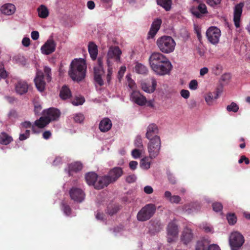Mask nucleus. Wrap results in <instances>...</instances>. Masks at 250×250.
Listing matches in <instances>:
<instances>
[{"mask_svg":"<svg viewBox=\"0 0 250 250\" xmlns=\"http://www.w3.org/2000/svg\"><path fill=\"white\" fill-rule=\"evenodd\" d=\"M141 151L138 149H134L132 151L131 154L133 158H138L141 156Z\"/></svg>","mask_w":250,"mask_h":250,"instance_id":"4d7b16f0","label":"nucleus"},{"mask_svg":"<svg viewBox=\"0 0 250 250\" xmlns=\"http://www.w3.org/2000/svg\"><path fill=\"white\" fill-rule=\"evenodd\" d=\"M150 162L148 157L143 158L140 161V167L145 169H147L150 167Z\"/></svg>","mask_w":250,"mask_h":250,"instance_id":"e433bc0d","label":"nucleus"},{"mask_svg":"<svg viewBox=\"0 0 250 250\" xmlns=\"http://www.w3.org/2000/svg\"><path fill=\"white\" fill-rule=\"evenodd\" d=\"M38 12L39 16L43 19L47 18L49 14L48 9L43 5H41L38 8Z\"/></svg>","mask_w":250,"mask_h":250,"instance_id":"473e14b6","label":"nucleus"},{"mask_svg":"<svg viewBox=\"0 0 250 250\" xmlns=\"http://www.w3.org/2000/svg\"><path fill=\"white\" fill-rule=\"evenodd\" d=\"M212 71L215 75L219 74L222 71V66L219 64H216L212 67Z\"/></svg>","mask_w":250,"mask_h":250,"instance_id":"8fccbe9b","label":"nucleus"},{"mask_svg":"<svg viewBox=\"0 0 250 250\" xmlns=\"http://www.w3.org/2000/svg\"><path fill=\"white\" fill-rule=\"evenodd\" d=\"M98 65L97 66H95L94 67V70H95V69H98L100 68H101L102 70H104L103 69V61H102V59L101 58H99L98 59Z\"/></svg>","mask_w":250,"mask_h":250,"instance_id":"0e129e2a","label":"nucleus"},{"mask_svg":"<svg viewBox=\"0 0 250 250\" xmlns=\"http://www.w3.org/2000/svg\"><path fill=\"white\" fill-rule=\"evenodd\" d=\"M123 174L122 169L119 167H115L111 169L108 173L107 176L111 183L116 181Z\"/></svg>","mask_w":250,"mask_h":250,"instance_id":"2eb2a0df","label":"nucleus"},{"mask_svg":"<svg viewBox=\"0 0 250 250\" xmlns=\"http://www.w3.org/2000/svg\"><path fill=\"white\" fill-rule=\"evenodd\" d=\"M86 68L85 61L83 59H75L71 63L69 76L74 81H82L85 78Z\"/></svg>","mask_w":250,"mask_h":250,"instance_id":"f03ea898","label":"nucleus"},{"mask_svg":"<svg viewBox=\"0 0 250 250\" xmlns=\"http://www.w3.org/2000/svg\"><path fill=\"white\" fill-rule=\"evenodd\" d=\"M126 71V67L124 66H122L118 72V78L120 80L123 76Z\"/></svg>","mask_w":250,"mask_h":250,"instance_id":"bf43d9fd","label":"nucleus"},{"mask_svg":"<svg viewBox=\"0 0 250 250\" xmlns=\"http://www.w3.org/2000/svg\"><path fill=\"white\" fill-rule=\"evenodd\" d=\"M243 162H245V164L248 165L250 164L249 159L247 158L245 156H242L240 159L239 160L238 162L240 164L242 163Z\"/></svg>","mask_w":250,"mask_h":250,"instance_id":"e2e57ef3","label":"nucleus"},{"mask_svg":"<svg viewBox=\"0 0 250 250\" xmlns=\"http://www.w3.org/2000/svg\"><path fill=\"white\" fill-rule=\"evenodd\" d=\"M220 36L221 31L216 27H210L206 32V36L208 41L213 44L218 43Z\"/></svg>","mask_w":250,"mask_h":250,"instance_id":"6e6552de","label":"nucleus"},{"mask_svg":"<svg viewBox=\"0 0 250 250\" xmlns=\"http://www.w3.org/2000/svg\"><path fill=\"white\" fill-rule=\"evenodd\" d=\"M29 134H30V131L28 130H26L24 133L21 134L20 135L19 139L21 141H23L24 140H26L29 137Z\"/></svg>","mask_w":250,"mask_h":250,"instance_id":"5fc2aeb1","label":"nucleus"},{"mask_svg":"<svg viewBox=\"0 0 250 250\" xmlns=\"http://www.w3.org/2000/svg\"><path fill=\"white\" fill-rule=\"evenodd\" d=\"M184 209L188 213H191L193 211V209H195L194 208V204L191 203L188 205H185L184 206Z\"/></svg>","mask_w":250,"mask_h":250,"instance_id":"79ce46f5","label":"nucleus"},{"mask_svg":"<svg viewBox=\"0 0 250 250\" xmlns=\"http://www.w3.org/2000/svg\"><path fill=\"white\" fill-rule=\"evenodd\" d=\"M215 100L214 97L211 93L208 94L205 97V100L208 104L210 105L213 104V101Z\"/></svg>","mask_w":250,"mask_h":250,"instance_id":"37998d69","label":"nucleus"},{"mask_svg":"<svg viewBox=\"0 0 250 250\" xmlns=\"http://www.w3.org/2000/svg\"><path fill=\"white\" fill-rule=\"evenodd\" d=\"M84 120V116L82 114H77L74 117V120L76 122L81 123Z\"/></svg>","mask_w":250,"mask_h":250,"instance_id":"3c124183","label":"nucleus"},{"mask_svg":"<svg viewBox=\"0 0 250 250\" xmlns=\"http://www.w3.org/2000/svg\"><path fill=\"white\" fill-rule=\"evenodd\" d=\"M144 191L146 193L149 194L153 192V189L151 186H146L144 188Z\"/></svg>","mask_w":250,"mask_h":250,"instance_id":"680f3d73","label":"nucleus"},{"mask_svg":"<svg viewBox=\"0 0 250 250\" xmlns=\"http://www.w3.org/2000/svg\"><path fill=\"white\" fill-rule=\"evenodd\" d=\"M104 71L101 68L94 70V77L95 82L100 86L104 84V81L102 78V76L104 74Z\"/></svg>","mask_w":250,"mask_h":250,"instance_id":"a878e982","label":"nucleus"},{"mask_svg":"<svg viewBox=\"0 0 250 250\" xmlns=\"http://www.w3.org/2000/svg\"><path fill=\"white\" fill-rule=\"evenodd\" d=\"M29 85L27 83L23 81L20 80L15 84V88L16 92L22 95L28 91Z\"/></svg>","mask_w":250,"mask_h":250,"instance_id":"412c9836","label":"nucleus"},{"mask_svg":"<svg viewBox=\"0 0 250 250\" xmlns=\"http://www.w3.org/2000/svg\"><path fill=\"white\" fill-rule=\"evenodd\" d=\"M207 250H221L220 247L216 244L209 245Z\"/></svg>","mask_w":250,"mask_h":250,"instance_id":"69168bd1","label":"nucleus"},{"mask_svg":"<svg viewBox=\"0 0 250 250\" xmlns=\"http://www.w3.org/2000/svg\"><path fill=\"white\" fill-rule=\"evenodd\" d=\"M62 208H63V210L64 213L67 216L70 215L71 214V209L70 207H69V206H68L65 204H63Z\"/></svg>","mask_w":250,"mask_h":250,"instance_id":"09e8293b","label":"nucleus"},{"mask_svg":"<svg viewBox=\"0 0 250 250\" xmlns=\"http://www.w3.org/2000/svg\"><path fill=\"white\" fill-rule=\"evenodd\" d=\"M120 210V207L116 204H110L107 207L106 212L112 216Z\"/></svg>","mask_w":250,"mask_h":250,"instance_id":"7c9ffc66","label":"nucleus"},{"mask_svg":"<svg viewBox=\"0 0 250 250\" xmlns=\"http://www.w3.org/2000/svg\"><path fill=\"white\" fill-rule=\"evenodd\" d=\"M156 44L159 50L165 54L173 52L176 46V42L173 39L168 36H164L158 38Z\"/></svg>","mask_w":250,"mask_h":250,"instance_id":"7ed1b4c3","label":"nucleus"},{"mask_svg":"<svg viewBox=\"0 0 250 250\" xmlns=\"http://www.w3.org/2000/svg\"><path fill=\"white\" fill-rule=\"evenodd\" d=\"M167 241L169 244H173L177 242L178 238L179 227L174 222H170L166 228Z\"/></svg>","mask_w":250,"mask_h":250,"instance_id":"39448f33","label":"nucleus"},{"mask_svg":"<svg viewBox=\"0 0 250 250\" xmlns=\"http://www.w3.org/2000/svg\"><path fill=\"white\" fill-rule=\"evenodd\" d=\"M213 210L215 212H219L222 210L223 205L220 202H214L212 205Z\"/></svg>","mask_w":250,"mask_h":250,"instance_id":"a19ab883","label":"nucleus"},{"mask_svg":"<svg viewBox=\"0 0 250 250\" xmlns=\"http://www.w3.org/2000/svg\"><path fill=\"white\" fill-rule=\"evenodd\" d=\"M12 140V137L5 132H2L0 134V141H11Z\"/></svg>","mask_w":250,"mask_h":250,"instance_id":"a18cd8bd","label":"nucleus"},{"mask_svg":"<svg viewBox=\"0 0 250 250\" xmlns=\"http://www.w3.org/2000/svg\"><path fill=\"white\" fill-rule=\"evenodd\" d=\"M181 201V198L178 195H173L171 198H170V200L169 201L171 203H175L178 204Z\"/></svg>","mask_w":250,"mask_h":250,"instance_id":"49530a36","label":"nucleus"},{"mask_svg":"<svg viewBox=\"0 0 250 250\" xmlns=\"http://www.w3.org/2000/svg\"><path fill=\"white\" fill-rule=\"evenodd\" d=\"M88 51L92 59L95 60L98 54L97 46L93 42H90L88 45Z\"/></svg>","mask_w":250,"mask_h":250,"instance_id":"cd10ccee","label":"nucleus"},{"mask_svg":"<svg viewBox=\"0 0 250 250\" xmlns=\"http://www.w3.org/2000/svg\"><path fill=\"white\" fill-rule=\"evenodd\" d=\"M146 137L149 141L160 140L161 138L159 134V129L156 125L151 124L147 126Z\"/></svg>","mask_w":250,"mask_h":250,"instance_id":"1a4fd4ad","label":"nucleus"},{"mask_svg":"<svg viewBox=\"0 0 250 250\" xmlns=\"http://www.w3.org/2000/svg\"><path fill=\"white\" fill-rule=\"evenodd\" d=\"M83 166L80 162H75L69 165V173L70 175L71 171L77 172L82 170Z\"/></svg>","mask_w":250,"mask_h":250,"instance_id":"2f4dec72","label":"nucleus"},{"mask_svg":"<svg viewBox=\"0 0 250 250\" xmlns=\"http://www.w3.org/2000/svg\"><path fill=\"white\" fill-rule=\"evenodd\" d=\"M122 52L117 46L110 47L107 53V63L108 66L110 64V59H114L117 62H120V55Z\"/></svg>","mask_w":250,"mask_h":250,"instance_id":"9b49d317","label":"nucleus"},{"mask_svg":"<svg viewBox=\"0 0 250 250\" xmlns=\"http://www.w3.org/2000/svg\"><path fill=\"white\" fill-rule=\"evenodd\" d=\"M138 163L135 161H130L129 163V167L132 170H135L137 168Z\"/></svg>","mask_w":250,"mask_h":250,"instance_id":"052dcab7","label":"nucleus"},{"mask_svg":"<svg viewBox=\"0 0 250 250\" xmlns=\"http://www.w3.org/2000/svg\"><path fill=\"white\" fill-rule=\"evenodd\" d=\"M112 125L111 120L108 118H104L100 122L99 128L101 132H105L111 129Z\"/></svg>","mask_w":250,"mask_h":250,"instance_id":"4be33fe9","label":"nucleus"},{"mask_svg":"<svg viewBox=\"0 0 250 250\" xmlns=\"http://www.w3.org/2000/svg\"><path fill=\"white\" fill-rule=\"evenodd\" d=\"M0 11L6 15H12L16 11V7L13 4L6 3L1 7Z\"/></svg>","mask_w":250,"mask_h":250,"instance_id":"b1692460","label":"nucleus"},{"mask_svg":"<svg viewBox=\"0 0 250 250\" xmlns=\"http://www.w3.org/2000/svg\"><path fill=\"white\" fill-rule=\"evenodd\" d=\"M157 82L154 79H151V85H150L148 83L143 82L141 83V87L143 90L147 93H152L153 92L156 87Z\"/></svg>","mask_w":250,"mask_h":250,"instance_id":"393cba45","label":"nucleus"},{"mask_svg":"<svg viewBox=\"0 0 250 250\" xmlns=\"http://www.w3.org/2000/svg\"><path fill=\"white\" fill-rule=\"evenodd\" d=\"M244 241V237L238 231H233L229 236V244L232 250H238Z\"/></svg>","mask_w":250,"mask_h":250,"instance_id":"423d86ee","label":"nucleus"},{"mask_svg":"<svg viewBox=\"0 0 250 250\" xmlns=\"http://www.w3.org/2000/svg\"><path fill=\"white\" fill-rule=\"evenodd\" d=\"M198 83L196 80H193L190 81L189 84V87L190 89L196 90L197 88Z\"/></svg>","mask_w":250,"mask_h":250,"instance_id":"603ef678","label":"nucleus"},{"mask_svg":"<svg viewBox=\"0 0 250 250\" xmlns=\"http://www.w3.org/2000/svg\"><path fill=\"white\" fill-rule=\"evenodd\" d=\"M148 61L150 68L157 75L164 76L168 74L172 69L171 62L166 56L160 52H153Z\"/></svg>","mask_w":250,"mask_h":250,"instance_id":"f257e3e1","label":"nucleus"},{"mask_svg":"<svg viewBox=\"0 0 250 250\" xmlns=\"http://www.w3.org/2000/svg\"><path fill=\"white\" fill-rule=\"evenodd\" d=\"M69 194L71 199L77 202H82L84 198V192L79 188H72L69 191Z\"/></svg>","mask_w":250,"mask_h":250,"instance_id":"ddd939ff","label":"nucleus"},{"mask_svg":"<svg viewBox=\"0 0 250 250\" xmlns=\"http://www.w3.org/2000/svg\"><path fill=\"white\" fill-rule=\"evenodd\" d=\"M126 78L127 79L128 85V86L129 87V88L132 89H135V83L134 82L133 80H132L131 79V78L130 77V76L129 75H127L126 76Z\"/></svg>","mask_w":250,"mask_h":250,"instance_id":"de8ad7c7","label":"nucleus"},{"mask_svg":"<svg viewBox=\"0 0 250 250\" xmlns=\"http://www.w3.org/2000/svg\"><path fill=\"white\" fill-rule=\"evenodd\" d=\"M22 44L25 47H28L30 44V40L28 38H24L22 41Z\"/></svg>","mask_w":250,"mask_h":250,"instance_id":"338daca9","label":"nucleus"},{"mask_svg":"<svg viewBox=\"0 0 250 250\" xmlns=\"http://www.w3.org/2000/svg\"><path fill=\"white\" fill-rule=\"evenodd\" d=\"M156 208V206L153 204L146 205L138 212L137 220L142 222L148 220L154 215Z\"/></svg>","mask_w":250,"mask_h":250,"instance_id":"20e7f679","label":"nucleus"},{"mask_svg":"<svg viewBox=\"0 0 250 250\" xmlns=\"http://www.w3.org/2000/svg\"><path fill=\"white\" fill-rule=\"evenodd\" d=\"M44 72L47 82H50L51 80V77L50 76L51 69L49 67L45 66L44 68Z\"/></svg>","mask_w":250,"mask_h":250,"instance_id":"c03bdc74","label":"nucleus"},{"mask_svg":"<svg viewBox=\"0 0 250 250\" xmlns=\"http://www.w3.org/2000/svg\"><path fill=\"white\" fill-rule=\"evenodd\" d=\"M43 115L50 123L58 120L60 116V112L56 108H50L43 112Z\"/></svg>","mask_w":250,"mask_h":250,"instance_id":"f8f14e48","label":"nucleus"},{"mask_svg":"<svg viewBox=\"0 0 250 250\" xmlns=\"http://www.w3.org/2000/svg\"><path fill=\"white\" fill-rule=\"evenodd\" d=\"M42 107L41 104L38 103H34V112L36 114H39L41 110Z\"/></svg>","mask_w":250,"mask_h":250,"instance_id":"6e6d98bb","label":"nucleus"},{"mask_svg":"<svg viewBox=\"0 0 250 250\" xmlns=\"http://www.w3.org/2000/svg\"><path fill=\"white\" fill-rule=\"evenodd\" d=\"M209 243V241L206 239L198 241L195 246V250H207Z\"/></svg>","mask_w":250,"mask_h":250,"instance_id":"c85d7f7f","label":"nucleus"},{"mask_svg":"<svg viewBox=\"0 0 250 250\" xmlns=\"http://www.w3.org/2000/svg\"><path fill=\"white\" fill-rule=\"evenodd\" d=\"M147 146L150 158H155L159 153L161 142H149Z\"/></svg>","mask_w":250,"mask_h":250,"instance_id":"9d476101","label":"nucleus"},{"mask_svg":"<svg viewBox=\"0 0 250 250\" xmlns=\"http://www.w3.org/2000/svg\"><path fill=\"white\" fill-rule=\"evenodd\" d=\"M162 21L160 19H157L154 21L152 25L151 28L148 32V38H153L159 30Z\"/></svg>","mask_w":250,"mask_h":250,"instance_id":"5701e85b","label":"nucleus"},{"mask_svg":"<svg viewBox=\"0 0 250 250\" xmlns=\"http://www.w3.org/2000/svg\"><path fill=\"white\" fill-rule=\"evenodd\" d=\"M136 179L137 178L135 175H131L126 178V181L128 183H132L134 182Z\"/></svg>","mask_w":250,"mask_h":250,"instance_id":"13d9d810","label":"nucleus"},{"mask_svg":"<svg viewBox=\"0 0 250 250\" xmlns=\"http://www.w3.org/2000/svg\"><path fill=\"white\" fill-rule=\"evenodd\" d=\"M131 98L134 103L139 105H144L146 103V98L138 91H133Z\"/></svg>","mask_w":250,"mask_h":250,"instance_id":"aec40b11","label":"nucleus"},{"mask_svg":"<svg viewBox=\"0 0 250 250\" xmlns=\"http://www.w3.org/2000/svg\"><path fill=\"white\" fill-rule=\"evenodd\" d=\"M193 238V230L188 227H185L180 235V242L184 246H188L192 241Z\"/></svg>","mask_w":250,"mask_h":250,"instance_id":"0eeeda50","label":"nucleus"},{"mask_svg":"<svg viewBox=\"0 0 250 250\" xmlns=\"http://www.w3.org/2000/svg\"><path fill=\"white\" fill-rule=\"evenodd\" d=\"M244 3L240 2L235 5L234 9L233 21L234 24L237 28L240 26V19L242 13V9Z\"/></svg>","mask_w":250,"mask_h":250,"instance_id":"4468645a","label":"nucleus"},{"mask_svg":"<svg viewBox=\"0 0 250 250\" xmlns=\"http://www.w3.org/2000/svg\"><path fill=\"white\" fill-rule=\"evenodd\" d=\"M85 100L83 97H77L73 101L72 103L74 105H82L84 102Z\"/></svg>","mask_w":250,"mask_h":250,"instance_id":"ea45409f","label":"nucleus"},{"mask_svg":"<svg viewBox=\"0 0 250 250\" xmlns=\"http://www.w3.org/2000/svg\"><path fill=\"white\" fill-rule=\"evenodd\" d=\"M44 76L41 71H38L36 74V77L34 79V82L37 89L42 92L44 90L45 83L43 81Z\"/></svg>","mask_w":250,"mask_h":250,"instance_id":"f3484780","label":"nucleus"},{"mask_svg":"<svg viewBox=\"0 0 250 250\" xmlns=\"http://www.w3.org/2000/svg\"><path fill=\"white\" fill-rule=\"evenodd\" d=\"M134 69L136 72L141 74H146L148 72L146 67L139 63H136Z\"/></svg>","mask_w":250,"mask_h":250,"instance_id":"72a5a7b5","label":"nucleus"},{"mask_svg":"<svg viewBox=\"0 0 250 250\" xmlns=\"http://www.w3.org/2000/svg\"><path fill=\"white\" fill-rule=\"evenodd\" d=\"M48 121L43 116L35 122V125L39 128H43L49 124Z\"/></svg>","mask_w":250,"mask_h":250,"instance_id":"f704fd0d","label":"nucleus"},{"mask_svg":"<svg viewBox=\"0 0 250 250\" xmlns=\"http://www.w3.org/2000/svg\"><path fill=\"white\" fill-rule=\"evenodd\" d=\"M60 96L62 100L69 98L71 96L70 89L66 86H63L60 91Z\"/></svg>","mask_w":250,"mask_h":250,"instance_id":"c756f323","label":"nucleus"},{"mask_svg":"<svg viewBox=\"0 0 250 250\" xmlns=\"http://www.w3.org/2000/svg\"><path fill=\"white\" fill-rule=\"evenodd\" d=\"M181 95L183 98L187 99L189 96V92L188 90L183 89L181 91Z\"/></svg>","mask_w":250,"mask_h":250,"instance_id":"774afa93","label":"nucleus"},{"mask_svg":"<svg viewBox=\"0 0 250 250\" xmlns=\"http://www.w3.org/2000/svg\"><path fill=\"white\" fill-rule=\"evenodd\" d=\"M198 9L202 14H205L207 13L206 5L204 3H200L198 5Z\"/></svg>","mask_w":250,"mask_h":250,"instance_id":"864d4df0","label":"nucleus"},{"mask_svg":"<svg viewBox=\"0 0 250 250\" xmlns=\"http://www.w3.org/2000/svg\"><path fill=\"white\" fill-rule=\"evenodd\" d=\"M226 109L229 112H233L236 113L238 111L239 107L236 103L231 102L230 104L227 106Z\"/></svg>","mask_w":250,"mask_h":250,"instance_id":"4c0bfd02","label":"nucleus"},{"mask_svg":"<svg viewBox=\"0 0 250 250\" xmlns=\"http://www.w3.org/2000/svg\"><path fill=\"white\" fill-rule=\"evenodd\" d=\"M97 174L95 172H89L85 175V180L89 185H92L94 187V184L97 182L98 178Z\"/></svg>","mask_w":250,"mask_h":250,"instance_id":"bb28decb","label":"nucleus"},{"mask_svg":"<svg viewBox=\"0 0 250 250\" xmlns=\"http://www.w3.org/2000/svg\"><path fill=\"white\" fill-rule=\"evenodd\" d=\"M111 184L107 175L98 177L97 182L94 184V188L97 189H101L107 187Z\"/></svg>","mask_w":250,"mask_h":250,"instance_id":"6ab92c4d","label":"nucleus"},{"mask_svg":"<svg viewBox=\"0 0 250 250\" xmlns=\"http://www.w3.org/2000/svg\"><path fill=\"white\" fill-rule=\"evenodd\" d=\"M228 223L230 225H234L237 222V217L234 213H229L227 216Z\"/></svg>","mask_w":250,"mask_h":250,"instance_id":"58836bf2","label":"nucleus"},{"mask_svg":"<svg viewBox=\"0 0 250 250\" xmlns=\"http://www.w3.org/2000/svg\"><path fill=\"white\" fill-rule=\"evenodd\" d=\"M56 44L52 39L48 40L41 47L42 52L45 55L53 53L56 48Z\"/></svg>","mask_w":250,"mask_h":250,"instance_id":"dca6fc26","label":"nucleus"},{"mask_svg":"<svg viewBox=\"0 0 250 250\" xmlns=\"http://www.w3.org/2000/svg\"><path fill=\"white\" fill-rule=\"evenodd\" d=\"M157 3L160 5L167 11H168L171 7V0H157Z\"/></svg>","mask_w":250,"mask_h":250,"instance_id":"c9c22d12","label":"nucleus"},{"mask_svg":"<svg viewBox=\"0 0 250 250\" xmlns=\"http://www.w3.org/2000/svg\"><path fill=\"white\" fill-rule=\"evenodd\" d=\"M149 231L153 234L160 232L163 229L164 227L161 221L156 219L151 220L149 222Z\"/></svg>","mask_w":250,"mask_h":250,"instance_id":"a211bd4d","label":"nucleus"}]
</instances>
